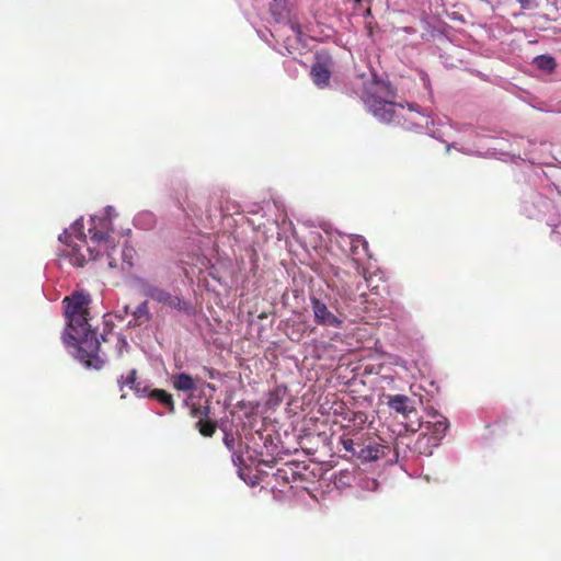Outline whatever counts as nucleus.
<instances>
[{"mask_svg": "<svg viewBox=\"0 0 561 561\" xmlns=\"http://www.w3.org/2000/svg\"><path fill=\"white\" fill-rule=\"evenodd\" d=\"M90 295L75 291L64 298L67 327L62 341L69 354L85 368L100 370L106 363V355L101 352L96 331L90 323Z\"/></svg>", "mask_w": 561, "mask_h": 561, "instance_id": "obj_1", "label": "nucleus"}, {"mask_svg": "<svg viewBox=\"0 0 561 561\" xmlns=\"http://www.w3.org/2000/svg\"><path fill=\"white\" fill-rule=\"evenodd\" d=\"M367 110L380 122L397 124L405 129L425 133L439 139L440 135L434 129V119L427 111L417 104L408 103V107L396 103L394 92L388 82L374 80L366 85L362 96Z\"/></svg>", "mask_w": 561, "mask_h": 561, "instance_id": "obj_2", "label": "nucleus"}, {"mask_svg": "<svg viewBox=\"0 0 561 561\" xmlns=\"http://www.w3.org/2000/svg\"><path fill=\"white\" fill-rule=\"evenodd\" d=\"M62 243L59 249V256L62 261H68L73 267H82L88 260H95L101 251L106 252L107 265L115 268L117 263L112 256V251L115 250L112 237L110 238L108 248L100 247L95 243L88 242L83 233V220L77 219L69 228L58 237Z\"/></svg>", "mask_w": 561, "mask_h": 561, "instance_id": "obj_3", "label": "nucleus"}, {"mask_svg": "<svg viewBox=\"0 0 561 561\" xmlns=\"http://www.w3.org/2000/svg\"><path fill=\"white\" fill-rule=\"evenodd\" d=\"M133 282L138 293L148 299L186 317H193L195 314V308L191 301L174 291H170L144 276H134Z\"/></svg>", "mask_w": 561, "mask_h": 561, "instance_id": "obj_4", "label": "nucleus"}, {"mask_svg": "<svg viewBox=\"0 0 561 561\" xmlns=\"http://www.w3.org/2000/svg\"><path fill=\"white\" fill-rule=\"evenodd\" d=\"M335 241L344 252H347L357 273L368 282L373 264L367 240L360 234H346L336 231Z\"/></svg>", "mask_w": 561, "mask_h": 561, "instance_id": "obj_5", "label": "nucleus"}, {"mask_svg": "<svg viewBox=\"0 0 561 561\" xmlns=\"http://www.w3.org/2000/svg\"><path fill=\"white\" fill-rule=\"evenodd\" d=\"M313 322L324 329L342 330L345 328L348 317L339 301L323 299L311 295L309 297Z\"/></svg>", "mask_w": 561, "mask_h": 561, "instance_id": "obj_6", "label": "nucleus"}, {"mask_svg": "<svg viewBox=\"0 0 561 561\" xmlns=\"http://www.w3.org/2000/svg\"><path fill=\"white\" fill-rule=\"evenodd\" d=\"M256 8H263L265 5L268 7V11L272 15V18L280 23L285 22V26L290 30V32L294 34L295 39L291 43L286 44V49L289 54H291V48H295V44L301 41V28L298 22L291 20L289 18V10L291 5L290 0H255Z\"/></svg>", "mask_w": 561, "mask_h": 561, "instance_id": "obj_7", "label": "nucleus"}, {"mask_svg": "<svg viewBox=\"0 0 561 561\" xmlns=\"http://www.w3.org/2000/svg\"><path fill=\"white\" fill-rule=\"evenodd\" d=\"M116 216V210L111 205L104 208L102 216H91V227L89 228L91 243H95L100 247L103 245L105 249L108 248L111 238L108 230L112 226V219Z\"/></svg>", "mask_w": 561, "mask_h": 561, "instance_id": "obj_8", "label": "nucleus"}, {"mask_svg": "<svg viewBox=\"0 0 561 561\" xmlns=\"http://www.w3.org/2000/svg\"><path fill=\"white\" fill-rule=\"evenodd\" d=\"M333 65V59L327 50L321 49L316 53L310 76L318 88L322 89L329 84Z\"/></svg>", "mask_w": 561, "mask_h": 561, "instance_id": "obj_9", "label": "nucleus"}, {"mask_svg": "<svg viewBox=\"0 0 561 561\" xmlns=\"http://www.w3.org/2000/svg\"><path fill=\"white\" fill-rule=\"evenodd\" d=\"M422 426L428 435V440L433 445H438L449 428V422L445 415L434 411L427 414V420L422 423Z\"/></svg>", "mask_w": 561, "mask_h": 561, "instance_id": "obj_10", "label": "nucleus"}, {"mask_svg": "<svg viewBox=\"0 0 561 561\" xmlns=\"http://www.w3.org/2000/svg\"><path fill=\"white\" fill-rule=\"evenodd\" d=\"M191 414L194 417L199 419L196 423V426L199 433L204 436L210 437L215 433L216 426L213 422L209 421L210 415V405L209 400L206 399L205 402L195 403L193 402L191 405Z\"/></svg>", "mask_w": 561, "mask_h": 561, "instance_id": "obj_11", "label": "nucleus"}, {"mask_svg": "<svg viewBox=\"0 0 561 561\" xmlns=\"http://www.w3.org/2000/svg\"><path fill=\"white\" fill-rule=\"evenodd\" d=\"M551 202L539 193H531L523 201L522 209L528 218H539L550 207Z\"/></svg>", "mask_w": 561, "mask_h": 561, "instance_id": "obj_12", "label": "nucleus"}, {"mask_svg": "<svg viewBox=\"0 0 561 561\" xmlns=\"http://www.w3.org/2000/svg\"><path fill=\"white\" fill-rule=\"evenodd\" d=\"M108 317H111L110 313L104 316L105 329L104 332L100 336H98V339L100 340V342L102 341L104 343L113 342L116 356L122 357L124 352H126L129 348V344L123 334L112 333V329L110 328V320H107Z\"/></svg>", "mask_w": 561, "mask_h": 561, "instance_id": "obj_13", "label": "nucleus"}, {"mask_svg": "<svg viewBox=\"0 0 561 561\" xmlns=\"http://www.w3.org/2000/svg\"><path fill=\"white\" fill-rule=\"evenodd\" d=\"M388 405L404 417H409L411 413L415 412L414 401L404 394L388 396Z\"/></svg>", "mask_w": 561, "mask_h": 561, "instance_id": "obj_14", "label": "nucleus"}, {"mask_svg": "<svg viewBox=\"0 0 561 561\" xmlns=\"http://www.w3.org/2000/svg\"><path fill=\"white\" fill-rule=\"evenodd\" d=\"M131 319L127 323V328L141 327L152 320V314L149 310L148 300L140 302L131 312Z\"/></svg>", "mask_w": 561, "mask_h": 561, "instance_id": "obj_15", "label": "nucleus"}, {"mask_svg": "<svg viewBox=\"0 0 561 561\" xmlns=\"http://www.w3.org/2000/svg\"><path fill=\"white\" fill-rule=\"evenodd\" d=\"M357 458L363 462H370L378 460L381 456H383V446L379 444H369V445H357Z\"/></svg>", "mask_w": 561, "mask_h": 561, "instance_id": "obj_16", "label": "nucleus"}, {"mask_svg": "<svg viewBox=\"0 0 561 561\" xmlns=\"http://www.w3.org/2000/svg\"><path fill=\"white\" fill-rule=\"evenodd\" d=\"M133 225L140 230H151L157 225V217L150 210H141L135 215Z\"/></svg>", "mask_w": 561, "mask_h": 561, "instance_id": "obj_17", "label": "nucleus"}, {"mask_svg": "<svg viewBox=\"0 0 561 561\" xmlns=\"http://www.w3.org/2000/svg\"><path fill=\"white\" fill-rule=\"evenodd\" d=\"M172 385L178 391H193L196 389L194 379L186 373H180L172 377Z\"/></svg>", "mask_w": 561, "mask_h": 561, "instance_id": "obj_18", "label": "nucleus"}, {"mask_svg": "<svg viewBox=\"0 0 561 561\" xmlns=\"http://www.w3.org/2000/svg\"><path fill=\"white\" fill-rule=\"evenodd\" d=\"M148 397L157 400L162 405H164L169 412L174 411V402L172 396L162 389H152L149 391Z\"/></svg>", "mask_w": 561, "mask_h": 561, "instance_id": "obj_19", "label": "nucleus"}, {"mask_svg": "<svg viewBox=\"0 0 561 561\" xmlns=\"http://www.w3.org/2000/svg\"><path fill=\"white\" fill-rule=\"evenodd\" d=\"M533 65L539 70L547 73L552 72L557 67L556 59L547 54L536 56L533 60Z\"/></svg>", "mask_w": 561, "mask_h": 561, "instance_id": "obj_20", "label": "nucleus"}, {"mask_svg": "<svg viewBox=\"0 0 561 561\" xmlns=\"http://www.w3.org/2000/svg\"><path fill=\"white\" fill-rule=\"evenodd\" d=\"M254 438H259L262 442L263 450L265 451V456H273L276 450V445L273 443V439L270 434H264L260 431L253 433Z\"/></svg>", "mask_w": 561, "mask_h": 561, "instance_id": "obj_21", "label": "nucleus"}, {"mask_svg": "<svg viewBox=\"0 0 561 561\" xmlns=\"http://www.w3.org/2000/svg\"><path fill=\"white\" fill-rule=\"evenodd\" d=\"M247 442V449L248 451H252L256 457H263L265 456V451L262 447V442L259 440V438L253 437V433L250 434V436L245 437Z\"/></svg>", "mask_w": 561, "mask_h": 561, "instance_id": "obj_22", "label": "nucleus"}, {"mask_svg": "<svg viewBox=\"0 0 561 561\" xmlns=\"http://www.w3.org/2000/svg\"><path fill=\"white\" fill-rule=\"evenodd\" d=\"M136 374V369H131L127 377L121 376L117 380L119 388L123 389L124 386H129L130 388H134Z\"/></svg>", "mask_w": 561, "mask_h": 561, "instance_id": "obj_23", "label": "nucleus"}, {"mask_svg": "<svg viewBox=\"0 0 561 561\" xmlns=\"http://www.w3.org/2000/svg\"><path fill=\"white\" fill-rule=\"evenodd\" d=\"M254 256L255 255L253 254L252 257H251L252 267H251L250 272H251L252 276H248L245 278V280H244L247 283L248 287L250 286V284H251L252 287H257V282H259V279H257V265H256V263L254 261Z\"/></svg>", "mask_w": 561, "mask_h": 561, "instance_id": "obj_24", "label": "nucleus"}, {"mask_svg": "<svg viewBox=\"0 0 561 561\" xmlns=\"http://www.w3.org/2000/svg\"><path fill=\"white\" fill-rule=\"evenodd\" d=\"M134 254L135 250L131 247H125L122 250L123 262L127 264L128 267H131L134 265Z\"/></svg>", "mask_w": 561, "mask_h": 561, "instance_id": "obj_25", "label": "nucleus"}, {"mask_svg": "<svg viewBox=\"0 0 561 561\" xmlns=\"http://www.w3.org/2000/svg\"><path fill=\"white\" fill-rule=\"evenodd\" d=\"M520 5V12L514 13L515 16L522 14L523 11L535 10L538 7L536 0H516Z\"/></svg>", "mask_w": 561, "mask_h": 561, "instance_id": "obj_26", "label": "nucleus"}, {"mask_svg": "<svg viewBox=\"0 0 561 561\" xmlns=\"http://www.w3.org/2000/svg\"><path fill=\"white\" fill-rule=\"evenodd\" d=\"M342 445L346 451L352 453L354 456L357 457V451H358L357 445H360L359 443H355L353 439L346 438V439H342Z\"/></svg>", "mask_w": 561, "mask_h": 561, "instance_id": "obj_27", "label": "nucleus"}, {"mask_svg": "<svg viewBox=\"0 0 561 561\" xmlns=\"http://www.w3.org/2000/svg\"><path fill=\"white\" fill-rule=\"evenodd\" d=\"M234 442H236V440H234V436H233V434L228 433V432H225L224 443H225V445L227 446V448H228L229 450H232V449H233V447H234Z\"/></svg>", "mask_w": 561, "mask_h": 561, "instance_id": "obj_28", "label": "nucleus"}, {"mask_svg": "<svg viewBox=\"0 0 561 561\" xmlns=\"http://www.w3.org/2000/svg\"><path fill=\"white\" fill-rule=\"evenodd\" d=\"M451 148L460 151V152H463L466 154H476L477 152L471 150V149H467L465 147H459L457 142H453L450 145H447V151H449Z\"/></svg>", "mask_w": 561, "mask_h": 561, "instance_id": "obj_29", "label": "nucleus"}, {"mask_svg": "<svg viewBox=\"0 0 561 561\" xmlns=\"http://www.w3.org/2000/svg\"><path fill=\"white\" fill-rule=\"evenodd\" d=\"M203 370L205 371L206 376L210 379H217L220 376V373L214 368L210 367H203Z\"/></svg>", "mask_w": 561, "mask_h": 561, "instance_id": "obj_30", "label": "nucleus"}, {"mask_svg": "<svg viewBox=\"0 0 561 561\" xmlns=\"http://www.w3.org/2000/svg\"><path fill=\"white\" fill-rule=\"evenodd\" d=\"M129 313V307L124 306V308L122 310L116 311L114 316L117 320L123 321Z\"/></svg>", "mask_w": 561, "mask_h": 561, "instance_id": "obj_31", "label": "nucleus"}, {"mask_svg": "<svg viewBox=\"0 0 561 561\" xmlns=\"http://www.w3.org/2000/svg\"><path fill=\"white\" fill-rule=\"evenodd\" d=\"M239 477L250 485H255L257 483L256 477L247 479L241 470L239 471Z\"/></svg>", "mask_w": 561, "mask_h": 561, "instance_id": "obj_32", "label": "nucleus"}, {"mask_svg": "<svg viewBox=\"0 0 561 561\" xmlns=\"http://www.w3.org/2000/svg\"><path fill=\"white\" fill-rule=\"evenodd\" d=\"M553 232L557 233V234H561V224L560 225H557V226H553Z\"/></svg>", "mask_w": 561, "mask_h": 561, "instance_id": "obj_33", "label": "nucleus"}, {"mask_svg": "<svg viewBox=\"0 0 561 561\" xmlns=\"http://www.w3.org/2000/svg\"><path fill=\"white\" fill-rule=\"evenodd\" d=\"M205 387H206V388H208L211 392H215V391H216L215 386H214V385H211V383H206V385H205Z\"/></svg>", "mask_w": 561, "mask_h": 561, "instance_id": "obj_34", "label": "nucleus"}]
</instances>
